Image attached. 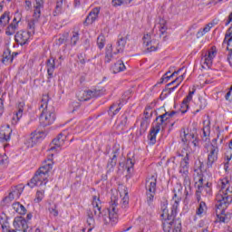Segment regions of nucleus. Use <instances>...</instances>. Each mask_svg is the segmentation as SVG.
Segmentation results:
<instances>
[{"instance_id": "cd10ccee", "label": "nucleus", "mask_w": 232, "mask_h": 232, "mask_svg": "<svg viewBox=\"0 0 232 232\" xmlns=\"http://www.w3.org/2000/svg\"><path fill=\"white\" fill-rule=\"evenodd\" d=\"M13 209L19 215H26V208L19 202L13 204Z\"/></svg>"}, {"instance_id": "6e6d98bb", "label": "nucleus", "mask_w": 232, "mask_h": 232, "mask_svg": "<svg viewBox=\"0 0 232 232\" xmlns=\"http://www.w3.org/2000/svg\"><path fill=\"white\" fill-rule=\"evenodd\" d=\"M211 28H213V24L212 23H209L204 28H201L202 31L205 33V34H208V32H209L211 30Z\"/></svg>"}, {"instance_id": "2f4dec72", "label": "nucleus", "mask_w": 232, "mask_h": 232, "mask_svg": "<svg viewBox=\"0 0 232 232\" xmlns=\"http://www.w3.org/2000/svg\"><path fill=\"white\" fill-rule=\"evenodd\" d=\"M17 28H19L17 23L9 24L5 29V34L14 35Z\"/></svg>"}, {"instance_id": "f8f14e48", "label": "nucleus", "mask_w": 232, "mask_h": 232, "mask_svg": "<svg viewBox=\"0 0 232 232\" xmlns=\"http://www.w3.org/2000/svg\"><path fill=\"white\" fill-rule=\"evenodd\" d=\"M87 95V99H84V101H88V99H97V97H102L104 93H106V90L104 88L102 89H92V90H88L85 92Z\"/></svg>"}, {"instance_id": "ea45409f", "label": "nucleus", "mask_w": 232, "mask_h": 232, "mask_svg": "<svg viewBox=\"0 0 232 232\" xmlns=\"http://www.w3.org/2000/svg\"><path fill=\"white\" fill-rule=\"evenodd\" d=\"M205 209H206V202L201 201L199 203V206H198L197 211H196V214L200 216V215H202V213H204Z\"/></svg>"}, {"instance_id": "b1692460", "label": "nucleus", "mask_w": 232, "mask_h": 232, "mask_svg": "<svg viewBox=\"0 0 232 232\" xmlns=\"http://www.w3.org/2000/svg\"><path fill=\"white\" fill-rule=\"evenodd\" d=\"M2 57V63L4 64L5 63H8V61H10V63L14 61V56H12V51H10V49H5L3 53Z\"/></svg>"}, {"instance_id": "f03ea898", "label": "nucleus", "mask_w": 232, "mask_h": 232, "mask_svg": "<svg viewBox=\"0 0 232 232\" xmlns=\"http://www.w3.org/2000/svg\"><path fill=\"white\" fill-rule=\"evenodd\" d=\"M51 169H53V161L48 160L35 172L34 178L29 183H27V186H30V188H35V186L43 185L46 186L48 182V173Z\"/></svg>"}, {"instance_id": "412c9836", "label": "nucleus", "mask_w": 232, "mask_h": 232, "mask_svg": "<svg viewBox=\"0 0 232 232\" xmlns=\"http://www.w3.org/2000/svg\"><path fill=\"white\" fill-rule=\"evenodd\" d=\"M183 134H180L181 142L186 144V142H191L195 139V134L193 133H186V130L182 129Z\"/></svg>"}, {"instance_id": "de8ad7c7", "label": "nucleus", "mask_w": 232, "mask_h": 232, "mask_svg": "<svg viewBox=\"0 0 232 232\" xmlns=\"http://www.w3.org/2000/svg\"><path fill=\"white\" fill-rule=\"evenodd\" d=\"M92 212L94 217H101V215H102V212L101 211V206L93 207Z\"/></svg>"}, {"instance_id": "1a4fd4ad", "label": "nucleus", "mask_w": 232, "mask_h": 232, "mask_svg": "<svg viewBox=\"0 0 232 232\" xmlns=\"http://www.w3.org/2000/svg\"><path fill=\"white\" fill-rule=\"evenodd\" d=\"M117 200L111 199V205L109 208L107 209V213L109 215V220L111 222H117V218H119V215L117 214Z\"/></svg>"}, {"instance_id": "680f3d73", "label": "nucleus", "mask_w": 232, "mask_h": 232, "mask_svg": "<svg viewBox=\"0 0 232 232\" xmlns=\"http://www.w3.org/2000/svg\"><path fill=\"white\" fill-rule=\"evenodd\" d=\"M61 6H63V0L61 2H57L55 14H61Z\"/></svg>"}, {"instance_id": "603ef678", "label": "nucleus", "mask_w": 232, "mask_h": 232, "mask_svg": "<svg viewBox=\"0 0 232 232\" xmlns=\"http://www.w3.org/2000/svg\"><path fill=\"white\" fill-rule=\"evenodd\" d=\"M93 200H92V206L93 208H99V204H101V199L97 198V196H93Z\"/></svg>"}, {"instance_id": "8fccbe9b", "label": "nucleus", "mask_w": 232, "mask_h": 232, "mask_svg": "<svg viewBox=\"0 0 232 232\" xmlns=\"http://www.w3.org/2000/svg\"><path fill=\"white\" fill-rule=\"evenodd\" d=\"M188 102H186L185 105H184V100L181 103V109H180V111L182 114L186 113L188 111V108H189V105L188 104Z\"/></svg>"}, {"instance_id": "20e7f679", "label": "nucleus", "mask_w": 232, "mask_h": 232, "mask_svg": "<svg viewBox=\"0 0 232 232\" xmlns=\"http://www.w3.org/2000/svg\"><path fill=\"white\" fill-rule=\"evenodd\" d=\"M161 218H163L164 220H173L174 229L172 232H182V221L180 220V218L175 219V217H177V209L172 208L169 214L168 211V206L164 204L161 207Z\"/></svg>"}, {"instance_id": "c85d7f7f", "label": "nucleus", "mask_w": 232, "mask_h": 232, "mask_svg": "<svg viewBox=\"0 0 232 232\" xmlns=\"http://www.w3.org/2000/svg\"><path fill=\"white\" fill-rule=\"evenodd\" d=\"M14 226H22L24 232H32V228L28 227V223L26 222V219H21L17 222H14Z\"/></svg>"}, {"instance_id": "0e129e2a", "label": "nucleus", "mask_w": 232, "mask_h": 232, "mask_svg": "<svg viewBox=\"0 0 232 232\" xmlns=\"http://www.w3.org/2000/svg\"><path fill=\"white\" fill-rule=\"evenodd\" d=\"M232 92L231 91H228L225 96V99L226 101H229V102H232Z\"/></svg>"}, {"instance_id": "5fc2aeb1", "label": "nucleus", "mask_w": 232, "mask_h": 232, "mask_svg": "<svg viewBox=\"0 0 232 232\" xmlns=\"http://www.w3.org/2000/svg\"><path fill=\"white\" fill-rule=\"evenodd\" d=\"M206 56L213 61L215 59V57L217 56V51H208V54H206Z\"/></svg>"}, {"instance_id": "423d86ee", "label": "nucleus", "mask_w": 232, "mask_h": 232, "mask_svg": "<svg viewBox=\"0 0 232 232\" xmlns=\"http://www.w3.org/2000/svg\"><path fill=\"white\" fill-rule=\"evenodd\" d=\"M179 173L184 179V184H186V186H189V184H191L189 176H188V173H189V153H187L180 161Z\"/></svg>"}, {"instance_id": "bf43d9fd", "label": "nucleus", "mask_w": 232, "mask_h": 232, "mask_svg": "<svg viewBox=\"0 0 232 232\" xmlns=\"http://www.w3.org/2000/svg\"><path fill=\"white\" fill-rule=\"evenodd\" d=\"M124 3L123 0H112L111 5L112 6H121Z\"/></svg>"}, {"instance_id": "2eb2a0df", "label": "nucleus", "mask_w": 232, "mask_h": 232, "mask_svg": "<svg viewBox=\"0 0 232 232\" xmlns=\"http://www.w3.org/2000/svg\"><path fill=\"white\" fill-rule=\"evenodd\" d=\"M121 150L116 149L115 150H113V155L112 157H111V159L108 160L107 163V168L109 169V171H113V168H115V166H117V158L119 157V153H120Z\"/></svg>"}, {"instance_id": "6e6552de", "label": "nucleus", "mask_w": 232, "mask_h": 232, "mask_svg": "<svg viewBox=\"0 0 232 232\" xmlns=\"http://www.w3.org/2000/svg\"><path fill=\"white\" fill-rule=\"evenodd\" d=\"M151 36L150 34H145L143 36V44L147 47V52H157L159 48V43L157 40H150Z\"/></svg>"}, {"instance_id": "a211bd4d", "label": "nucleus", "mask_w": 232, "mask_h": 232, "mask_svg": "<svg viewBox=\"0 0 232 232\" xmlns=\"http://www.w3.org/2000/svg\"><path fill=\"white\" fill-rule=\"evenodd\" d=\"M124 70H126V65H124L122 60H119L111 66L112 73H121V72H124Z\"/></svg>"}, {"instance_id": "a878e982", "label": "nucleus", "mask_w": 232, "mask_h": 232, "mask_svg": "<svg viewBox=\"0 0 232 232\" xmlns=\"http://www.w3.org/2000/svg\"><path fill=\"white\" fill-rule=\"evenodd\" d=\"M182 72V69H179L178 71L174 72L171 75L168 76V73H170V72H167L160 79L159 84H162L164 82H168L171 77L174 75H179V73Z\"/></svg>"}, {"instance_id": "13d9d810", "label": "nucleus", "mask_w": 232, "mask_h": 232, "mask_svg": "<svg viewBox=\"0 0 232 232\" xmlns=\"http://www.w3.org/2000/svg\"><path fill=\"white\" fill-rule=\"evenodd\" d=\"M204 64H207V66H211L213 64V60L211 58H208L207 55H205Z\"/></svg>"}, {"instance_id": "f257e3e1", "label": "nucleus", "mask_w": 232, "mask_h": 232, "mask_svg": "<svg viewBox=\"0 0 232 232\" xmlns=\"http://www.w3.org/2000/svg\"><path fill=\"white\" fill-rule=\"evenodd\" d=\"M221 184L222 188L216 195L217 216L219 222L226 224L231 220V214H226V209L232 203V191L227 188V180L225 179Z\"/></svg>"}, {"instance_id": "4468645a", "label": "nucleus", "mask_w": 232, "mask_h": 232, "mask_svg": "<svg viewBox=\"0 0 232 232\" xmlns=\"http://www.w3.org/2000/svg\"><path fill=\"white\" fill-rule=\"evenodd\" d=\"M47 67V82H51L52 79H53V72H55V59H48L46 62Z\"/></svg>"}, {"instance_id": "4d7b16f0", "label": "nucleus", "mask_w": 232, "mask_h": 232, "mask_svg": "<svg viewBox=\"0 0 232 232\" xmlns=\"http://www.w3.org/2000/svg\"><path fill=\"white\" fill-rule=\"evenodd\" d=\"M185 75H186V74H182V75L177 77V78L174 80V82H177V86H179L180 82H182V81H184Z\"/></svg>"}, {"instance_id": "338daca9", "label": "nucleus", "mask_w": 232, "mask_h": 232, "mask_svg": "<svg viewBox=\"0 0 232 232\" xmlns=\"http://www.w3.org/2000/svg\"><path fill=\"white\" fill-rule=\"evenodd\" d=\"M227 37H229V41H232V27H229L227 31Z\"/></svg>"}, {"instance_id": "473e14b6", "label": "nucleus", "mask_w": 232, "mask_h": 232, "mask_svg": "<svg viewBox=\"0 0 232 232\" xmlns=\"http://www.w3.org/2000/svg\"><path fill=\"white\" fill-rule=\"evenodd\" d=\"M11 135H12V130L7 129L0 132V139L1 140H5V142H8V140H10Z\"/></svg>"}, {"instance_id": "c03bdc74", "label": "nucleus", "mask_w": 232, "mask_h": 232, "mask_svg": "<svg viewBox=\"0 0 232 232\" xmlns=\"http://www.w3.org/2000/svg\"><path fill=\"white\" fill-rule=\"evenodd\" d=\"M68 33H64L59 39H58V44H64L66 41H68Z\"/></svg>"}, {"instance_id": "e433bc0d", "label": "nucleus", "mask_w": 232, "mask_h": 232, "mask_svg": "<svg viewBox=\"0 0 232 232\" xmlns=\"http://www.w3.org/2000/svg\"><path fill=\"white\" fill-rule=\"evenodd\" d=\"M195 92H197L196 89L189 91L188 96L184 99L183 106H186V102H191V101H193V95H195Z\"/></svg>"}, {"instance_id": "a18cd8bd", "label": "nucleus", "mask_w": 232, "mask_h": 232, "mask_svg": "<svg viewBox=\"0 0 232 232\" xmlns=\"http://www.w3.org/2000/svg\"><path fill=\"white\" fill-rule=\"evenodd\" d=\"M43 7L34 6V17L35 21H38L39 17H41V9Z\"/></svg>"}, {"instance_id": "3c124183", "label": "nucleus", "mask_w": 232, "mask_h": 232, "mask_svg": "<svg viewBox=\"0 0 232 232\" xmlns=\"http://www.w3.org/2000/svg\"><path fill=\"white\" fill-rule=\"evenodd\" d=\"M78 61H79L80 64H86L85 55L82 53L78 54Z\"/></svg>"}, {"instance_id": "aec40b11", "label": "nucleus", "mask_w": 232, "mask_h": 232, "mask_svg": "<svg viewBox=\"0 0 232 232\" xmlns=\"http://www.w3.org/2000/svg\"><path fill=\"white\" fill-rule=\"evenodd\" d=\"M43 132H37V133H32L31 138L29 139V144H31V148H34V144H37V142H40L43 140Z\"/></svg>"}, {"instance_id": "0eeeda50", "label": "nucleus", "mask_w": 232, "mask_h": 232, "mask_svg": "<svg viewBox=\"0 0 232 232\" xmlns=\"http://www.w3.org/2000/svg\"><path fill=\"white\" fill-rule=\"evenodd\" d=\"M31 35L32 32L18 31L14 35V41L17 44H20V46H24V44L30 43Z\"/></svg>"}, {"instance_id": "7ed1b4c3", "label": "nucleus", "mask_w": 232, "mask_h": 232, "mask_svg": "<svg viewBox=\"0 0 232 232\" xmlns=\"http://www.w3.org/2000/svg\"><path fill=\"white\" fill-rule=\"evenodd\" d=\"M41 109L40 125L43 126V128H46V126L53 124V122H55V110H50L48 108V96L43 97L42 103L40 105V110Z\"/></svg>"}, {"instance_id": "49530a36", "label": "nucleus", "mask_w": 232, "mask_h": 232, "mask_svg": "<svg viewBox=\"0 0 232 232\" xmlns=\"http://www.w3.org/2000/svg\"><path fill=\"white\" fill-rule=\"evenodd\" d=\"M198 106H199V110H204V108H206V106H208V102H206V99L203 98H199L198 99Z\"/></svg>"}, {"instance_id": "6ab92c4d", "label": "nucleus", "mask_w": 232, "mask_h": 232, "mask_svg": "<svg viewBox=\"0 0 232 232\" xmlns=\"http://www.w3.org/2000/svg\"><path fill=\"white\" fill-rule=\"evenodd\" d=\"M112 59H113V45L111 44H109L105 48V63H111Z\"/></svg>"}, {"instance_id": "774afa93", "label": "nucleus", "mask_w": 232, "mask_h": 232, "mask_svg": "<svg viewBox=\"0 0 232 232\" xmlns=\"http://www.w3.org/2000/svg\"><path fill=\"white\" fill-rule=\"evenodd\" d=\"M230 23H232V12L228 15V19L225 23V26H227Z\"/></svg>"}, {"instance_id": "37998d69", "label": "nucleus", "mask_w": 232, "mask_h": 232, "mask_svg": "<svg viewBox=\"0 0 232 232\" xmlns=\"http://www.w3.org/2000/svg\"><path fill=\"white\" fill-rule=\"evenodd\" d=\"M177 88H179V86H177V85L175 87L169 88L167 94H164V92H162L161 95L160 96V100L164 101V99H166V97H168V95H169V93H171V92H175V90H177Z\"/></svg>"}, {"instance_id": "393cba45", "label": "nucleus", "mask_w": 232, "mask_h": 232, "mask_svg": "<svg viewBox=\"0 0 232 232\" xmlns=\"http://www.w3.org/2000/svg\"><path fill=\"white\" fill-rule=\"evenodd\" d=\"M10 23V12L6 11L0 16V26H6Z\"/></svg>"}, {"instance_id": "864d4df0", "label": "nucleus", "mask_w": 232, "mask_h": 232, "mask_svg": "<svg viewBox=\"0 0 232 232\" xmlns=\"http://www.w3.org/2000/svg\"><path fill=\"white\" fill-rule=\"evenodd\" d=\"M44 191H37L36 192V198L34 199L35 202H41V200H43V195H44Z\"/></svg>"}, {"instance_id": "72a5a7b5", "label": "nucleus", "mask_w": 232, "mask_h": 232, "mask_svg": "<svg viewBox=\"0 0 232 232\" xmlns=\"http://www.w3.org/2000/svg\"><path fill=\"white\" fill-rule=\"evenodd\" d=\"M173 224H175V222L173 220H168V219H165L163 221V231L164 232H170L171 231V226H173Z\"/></svg>"}, {"instance_id": "c756f323", "label": "nucleus", "mask_w": 232, "mask_h": 232, "mask_svg": "<svg viewBox=\"0 0 232 232\" xmlns=\"http://www.w3.org/2000/svg\"><path fill=\"white\" fill-rule=\"evenodd\" d=\"M153 107H151V105H147L143 112V121H148V119H151L153 117Z\"/></svg>"}, {"instance_id": "bb28decb", "label": "nucleus", "mask_w": 232, "mask_h": 232, "mask_svg": "<svg viewBox=\"0 0 232 232\" xmlns=\"http://www.w3.org/2000/svg\"><path fill=\"white\" fill-rule=\"evenodd\" d=\"M198 190L196 191V198L198 202H200V193H202V189H204V186L202 185V182H204V179L202 177H199L198 179Z\"/></svg>"}, {"instance_id": "e2e57ef3", "label": "nucleus", "mask_w": 232, "mask_h": 232, "mask_svg": "<svg viewBox=\"0 0 232 232\" xmlns=\"http://www.w3.org/2000/svg\"><path fill=\"white\" fill-rule=\"evenodd\" d=\"M206 35V33L201 29H199L196 34L197 39H200V37H204Z\"/></svg>"}, {"instance_id": "58836bf2", "label": "nucleus", "mask_w": 232, "mask_h": 232, "mask_svg": "<svg viewBox=\"0 0 232 232\" xmlns=\"http://www.w3.org/2000/svg\"><path fill=\"white\" fill-rule=\"evenodd\" d=\"M77 41H79V32H72V35L71 37L72 46H75V44H77Z\"/></svg>"}, {"instance_id": "79ce46f5", "label": "nucleus", "mask_w": 232, "mask_h": 232, "mask_svg": "<svg viewBox=\"0 0 232 232\" xmlns=\"http://www.w3.org/2000/svg\"><path fill=\"white\" fill-rule=\"evenodd\" d=\"M23 106H24V103H19L18 105V111L15 113L17 121L23 117Z\"/></svg>"}, {"instance_id": "4be33fe9", "label": "nucleus", "mask_w": 232, "mask_h": 232, "mask_svg": "<svg viewBox=\"0 0 232 232\" xmlns=\"http://www.w3.org/2000/svg\"><path fill=\"white\" fill-rule=\"evenodd\" d=\"M148 126H150V121H148L147 120H142L140 122V130L137 132L138 137H141V135H144V133H146Z\"/></svg>"}, {"instance_id": "7c9ffc66", "label": "nucleus", "mask_w": 232, "mask_h": 232, "mask_svg": "<svg viewBox=\"0 0 232 232\" xmlns=\"http://www.w3.org/2000/svg\"><path fill=\"white\" fill-rule=\"evenodd\" d=\"M15 195L17 198H19L21 196V192H19V190H14L10 192L9 195L4 198V202H7V203L12 202V200L15 198Z\"/></svg>"}, {"instance_id": "f3484780", "label": "nucleus", "mask_w": 232, "mask_h": 232, "mask_svg": "<svg viewBox=\"0 0 232 232\" xmlns=\"http://www.w3.org/2000/svg\"><path fill=\"white\" fill-rule=\"evenodd\" d=\"M147 182L150 184L147 188L149 193H155L157 191V175H152Z\"/></svg>"}, {"instance_id": "09e8293b", "label": "nucleus", "mask_w": 232, "mask_h": 232, "mask_svg": "<svg viewBox=\"0 0 232 232\" xmlns=\"http://www.w3.org/2000/svg\"><path fill=\"white\" fill-rule=\"evenodd\" d=\"M154 198H155V192H148L147 193V202H148V204H151V202H153Z\"/></svg>"}, {"instance_id": "39448f33", "label": "nucleus", "mask_w": 232, "mask_h": 232, "mask_svg": "<svg viewBox=\"0 0 232 232\" xmlns=\"http://www.w3.org/2000/svg\"><path fill=\"white\" fill-rule=\"evenodd\" d=\"M168 113H164L156 118V121L160 120V122H157L155 126H152L148 135V139L150 140V144H155L157 142V133L160 131V126H164V122L168 121Z\"/></svg>"}, {"instance_id": "4c0bfd02", "label": "nucleus", "mask_w": 232, "mask_h": 232, "mask_svg": "<svg viewBox=\"0 0 232 232\" xmlns=\"http://www.w3.org/2000/svg\"><path fill=\"white\" fill-rule=\"evenodd\" d=\"M28 32H31V35L35 34V18L28 22Z\"/></svg>"}, {"instance_id": "c9c22d12", "label": "nucleus", "mask_w": 232, "mask_h": 232, "mask_svg": "<svg viewBox=\"0 0 232 232\" xmlns=\"http://www.w3.org/2000/svg\"><path fill=\"white\" fill-rule=\"evenodd\" d=\"M87 224L89 226H92V224H93V222H95V219H93L94 214H93V209H88L87 210Z\"/></svg>"}, {"instance_id": "9b49d317", "label": "nucleus", "mask_w": 232, "mask_h": 232, "mask_svg": "<svg viewBox=\"0 0 232 232\" xmlns=\"http://www.w3.org/2000/svg\"><path fill=\"white\" fill-rule=\"evenodd\" d=\"M218 160V148L212 144V149L208 156L207 167L213 168V164Z\"/></svg>"}, {"instance_id": "9d476101", "label": "nucleus", "mask_w": 232, "mask_h": 232, "mask_svg": "<svg viewBox=\"0 0 232 232\" xmlns=\"http://www.w3.org/2000/svg\"><path fill=\"white\" fill-rule=\"evenodd\" d=\"M100 13H101V7L93 8L85 18L83 22L84 26H88L89 24H93V23L97 21V17H99Z\"/></svg>"}, {"instance_id": "f704fd0d", "label": "nucleus", "mask_w": 232, "mask_h": 232, "mask_svg": "<svg viewBox=\"0 0 232 232\" xmlns=\"http://www.w3.org/2000/svg\"><path fill=\"white\" fill-rule=\"evenodd\" d=\"M105 44H106V37H104V34H100L97 38V46L99 50H102Z\"/></svg>"}, {"instance_id": "ddd939ff", "label": "nucleus", "mask_w": 232, "mask_h": 232, "mask_svg": "<svg viewBox=\"0 0 232 232\" xmlns=\"http://www.w3.org/2000/svg\"><path fill=\"white\" fill-rule=\"evenodd\" d=\"M65 140H66V134L61 132L56 139L53 140L49 151H53V150H56L57 148H61V144H63Z\"/></svg>"}, {"instance_id": "dca6fc26", "label": "nucleus", "mask_w": 232, "mask_h": 232, "mask_svg": "<svg viewBox=\"0 0 232 232\" xmlns=\"http://www.w3.org/2000/svg\"><path fill=\"white\" fill-rule=\"evenodd\" d=\"M128 41V37H121L116 43V52H114V55L117 53H122L124 52V48L126 47V43Z\"/></svg>"}, {"instance_id": "052dcab7", "label": "nucleus", "mask_w": 232, "mask_h": 232, "mask_svg": "<svg viewBox=\"0 0 232 232\" xmlns=\"http://www.w3.org/2000/svg\"><path fill=\"white\" fill-rule=\"evenodd\" d=\"M49 212L53 217H57V215H59V212L57 211V209H55V206L54 208H50Z\"/></svg>"}, {"instance_id": "5701e85b", "label": "nucleus", "mask_w": 232, "mask_h": 232, "mask_svg": "<svg viewBox=\"0 0 232 232\" xmlns=\"http://www.w3.org/2000/svg\"><path fill=\"white\" fill-rule=\"evenodd\" d=\"M119 111H121V103H113L111 105L108 113L111 117H115Z\"/></svg>"}, {"instance_id": "69168bd1", "label": "nucleus", "mask_w": 232, "mask_h": 232, "mask_svg": "<svg viewBox=\"0 0 232 232\" xmlns=\"http://www.w3.org/2000/svg\"><path fill=\"white\" fill-rule=\"evenodd\" d=\"M44 5V2H43V0H35L34 6L43 8Z\"/></svg>"}, {"instance_id": "a19ab883", "label": "nucleus", "mask_w": 232, "mask_h": 232, "mask_svg": "<svg viewBox=\"0 0 232 232\" xmlns=\"http://www.w3.org/2000/svg\"><path fill=\"white\" fill-rule=\"evenodd\" d=\"M8 164V156L6 154L0 155V168Z\"/></svg>"}]
</instances>
